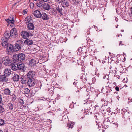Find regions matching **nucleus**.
<instances>
[{
  "mask_svg": "<svg viewBox=\"0 0 132 132\" xmlns=\"http://www.w3.org/2000/svg\"><path fill=\"white\" fill-rule=\"evenodd\" d=\"M114 61L116 63H120V59L121 58H114Z\"/></svg>",
  "mask_w": 132,
  "mask_h": 132,
  "instance_id": "obj_39",
  "label": "nucleus"
},
{
  "mask_svg": "<svg viewBox=\"0 0 132 132\" xmlns=\"http://www.w3.org/2000/svg\"><path fill=\"white\" fill-rule=\"evenodd\" d=\"M56 10L58 11L59 13H60L59 15H63V13L62 12L63 10L61 7H60L59 6H57L56 7Z\"/></svg>",
  "mask_w": 132,
  "mask_h": 132,
  "instance_id": "obj_25",
  "label": "nucleus"
},
{
  "mask_svg": "<svg viewBox=\"0 0 132 132\" xmlns=\"http://www.w3.org/2000/svg\"><path fill=\"white\" fill-rule=\"evenodd\" d=\"M20 78L19 75H14L12 78L13 81H19Z\"/></svg>",
  "mask_w": 132,
  "mask_h": 132,
  "instance_id": "obj_24",
  "label": "nucleus"
},
{
  "mask_svg": "<svg viewBox=\"0 0 132 132\" xmlns=\"http://www.w3.org/2000/svg\"><path fill=\"white\" fill-rule=\"evenodd\" d=\"M70 1L71 2L72 4H74V1L73 0H72V1H71V0H70Z\"/></svg>",
  "mask_w": 132,
  "mask_h": 132,
  "instance_id": "obj_54",
  "label": "nucleus"
},
{
  "mask_svg": "<svg viewBox=\"0 0 132 132\" xmlns=\"http://www.w3.org/2000/svg\"><path fill=\"white\" fill-rule=\"evenodd\" d=\"M18 69L24 72L26 70V67L23 64H18Z\"/></svg>",
  "mask_w": 132,
  "mask_h": 132,
  "instance_id": "obj_17",
  "label": "nucleus"
},
{
  "mask_svg": "<svg viewBox=\"0 0 132 132\" xmlns=\"http://www.w3.org/2000/svg\"><path fill=\"white\" fill-rule=\"evenodd\" d=\"M57 2V3H61L62 2V0H55Z\"/></svg>",
  "mask_w": 132,
  "mask_h": 132,
  "instance_id": "obj_49",
  "label": "nucleus"
},
{
  "mask_svg": "<svg viewBox=\"0 0 132 132\" xmlns=\"http://www.w3.org/2000/svg\"><path fill=\"white\" fill-rule=\"evenodd\" d=\"M82 67H82L81 68L82 69V70L83 71V68H82Z\"/></svg>",
  "mask_w": 132,
  "mask_h": 132,
  "instance_id": "obj_62",
  "label": "nucleus"
},
{
  "mask_svg": "<svg viewBox=\"0 0 132 132\" xmlns=\"http://www.w3.org/2000/svg\"><path fill=\"white\" fill-rule=\"evenodd\" d=\"M24 44L23 41L21 40H19L17 41L14 46V48L15 51H18L21 49L23 46Z\"/></svg>",
  "mask_w": 132,
  "mask_h": 132,
  "instance_id": "obj_1",
  "label": "nucleus"
},
{
  "mask_svg": "<svg viewBox=\"0 0 132 132\" xmlns=\"http://www.w3.org/2000/svg\"><path fill=\"white\" fill-rule=\"evenodd\" d=\"M114 83H113L111 82H110L109 81H108L107 83V84H108V86L110 88H114Z\"/></svg>",
  "mask_w": 132,
  "mask_h": 132,
  "instance_id": "obj_32",
  "label": "nucleus"
},
{
  "mask_svg": "<svg viewBox=\"0 0 132 132\" xmlns=\"http://www.w3.org/2000/svg\"><path fill=\"white\" fill-rule=\"evenodd\" d=\"M11 18L8 19H5V20L9 24H10L11 26V24H13L14 23V19L12 16V18Z\"/></svg>",
  "mask_w": 132,
  "mask_h": 132,
  "instance_id": "obj_13",
  "label": "nucleus"
},
{
  "mask_svg": "<svg viewBox=\"0 0 132 132\" xmlns=\"http://www.w3.org/2000/svg\"><path fill=\"white\" fill-rule=\"evenodd\" d=\"M21 34L22 37L24 39L27 38L28 37H29V34L28 32L24 31H22L21 33Z\"/></svg>",
  "mask_w": 132,
  "mask_h": 132,
  "instance_id": "obj_10",
  "label": "nucleus"
},
{
  "mask_svg": "<svg viewBox=\"0 0 132 132\" xmlns=\"http://www.w3.org/2000/svg\"><path fill=\"white\" fill-rule=\"evenodd\" d=\"M85 48L82 47V48H80L78 49V50L80 53L81 51L82 53H85L86 52Z\"/></svg>",
  "mask_w": 132,
  "mask_h": 132,
  "instance_id": "obj_34",
  "label": "nucleus"
},
{
  "mask_svg": "<svg viewBox=\"0 0 132 132\" xmlns=\"http://www.w3.org/2000/svg\"><path fill=\"white\" fill-rule=\"evenodd\" d=\"M115 92H114L111 89H109L108 91L106 92V93L108 95L110 94L112 95L114 94Z\"/></svg>",
  "mask_w": 132,
  "mask_h": 132,
  "instance_id": "obj_33",
  "label": "nucleus"
},
{
  "mask_svg": "<svg viewBox=\"0 0 132 132\" xmlns=\"http://www.w3.org/2000/svg\"><path fill=\"white\" fill-rule=\"evenodd\" d=\"M48 0H42V1L43 2H46Z\"/></svg>",
  "mask_w": 132,
  "mask_h": 132,
  "instance_id": "obj_57",
  "label": "nucleus"
},
{
  "mask_svg": "<svg viewBox=\"0 0 132 132\" xmlns=\"http://www.w3.org/2000/svg\"><path fill=\"white\" fill-rule=\"evenodd\" d=\"M23 94L28 95L30 92V90L28 88H24L22 90Z\"/></svg>",
  "mask_w": 132,
  "mask_h": 132,
  "instance_id": "obj_31",
  "label": "nucleus"
},
{
  "mask_svg": "<svg viewBox=\"0 0 132 132\" xmlns=\"http://www.w3.org/2000/svg\"><path fill=\"white\" fill-rule=\"evenodd\" d=\"M74 124L72 123H69L67 124V127L69 128H72L73 127Z\"/></svg>",
  "mask_w": 132,
  "mask_h": 132,
  "instance_id": "obj_37",
  "label": "nucleus"
},
{
  "mask_svg": "<svg viewBox=\"0 0 132 132\" xmlns=\"http://www.w3.org/2000/svg\"><path fill=\"white\" fill-rule=\"evenodd\" d=\"M15 49L14 48V46L13 47L12 45H10V46L8 50V53L11 54L13 52H15Z\"/></svg>",
  "mask_w": 132,
  "mask_h": 132,
  "instance_id": "obj_12",
  "label": "nucleus"
},
{
  "mask_svg": "<svg viewBox=\"0 0 132 132\" xmlns=\"http://www.w3.org/2000/svg\"><path fill=\"white\" fill-rule=\"evenodd\" d=\"M130 61L131 62H132V58L130 59Z\"/></svg>",
  "mask_w": 132,
  "mask_h": 132,
  "instance_id": "obj_61",
  "label": "nucleus"
},
{
  "mask_svg": "<svg viewBox=\"0 0 132 132\" xmlns=\"http://www.w3.org/2000/svg\"><path fill=\"white\" fill-rule=\"evenodd\" d=\"M119 98H120V97L118 96L117 97V98L118 100H119Z\"/></svg>",
  "mask_w": 132,
  "mask_h": 132,
  "instance_id": "obj_58",
  "label": "nucleus"
},
{
  "mask_svg": "<svg viewBox=\"0 0 132 132\" xmlns=\"http://www.w3.org/2000/svg\"><path fill=\"white\" fill-rule=\"evenodd\" d=\"M42 19L43 20H48L49 19V15L45 13L42 14Z\"/></svg>",
  "mask_w": 132,
  "mask_h": 132,
  "instance_id": "obj_15",
  "label": "nucleus"
},
{
  "mask_svg": "<svg viewBox=\"0 0 132 132\" xmlns=\"http://www.w3.org/2000/svg\"><path fill=\"white\" fill-rule=\"evenodd\" d=\"M62 7L64 8L67 7L69 5V3L67 1L64 0L62 2Z\"/></svg>",
  "mask_w": 132,
  "mask_h": 132,
  "instance_id": "obj_18",
  "label": "nucleus"
},
{
  "mask_svg": "<svg viewBox=\"0 0 132 132\" xmlns=\"http://www.w3.org/2000/svg\"><path fill=\"white\" fill-rule=\"evenodd\" d=\"M27 83L29 87L34 86L36 83L35 79L34 78L28 79Z\"/></svg>",
  "mask_w": 132,
  "mask_h": 132,
  "instance_id": "obj_2",
  "label": "nucleus"
},
{
  "mask_svg": "<svg viewBox=\"0 0 132 132\" xmlns=\"http://www.w3.org/2000/svg\"><path fill=\"white\" fill-rule=\"evenodd\" d=\"M102 59L101 60L102 61V62L103 63L106 62V61L107 60V59L106 58H101Z\"/></svg>",
  "mask_w": 132,
  "mask_h": 132,
  "instance_id": "obj_46",
  "label": "nucleus"
},
{
  "mask_svg": "<svg viewBox=\"0 0 132 132\" xmlns=\"http://www.w3.org/2000/svg\"><path fill=\"white\" fill-rule=\"evenodd\" d=\"M20 79V82L21 84H24L27 83V80L26 77H22Z\"/></svg>",
  "mask_w": 132,
  "mask_h": 132,
  "instance_id": "obj_29",
  "label": "nucleus"
},
{
  "mask_svg": "<svg viewBox=\"0 0 132 132\" xmlns=\"http://www.w3.org/2000/svg\"><path fill=\"white\" fill-rule=\"evenodd\" d=\"M31 18H31V16H28L26 18V20L28 23H31V21H32V19Z\"/></svg>",
  "mask_w": 132,
  "mask_h": 132,
  "instance_id": "obj_35",
  "label": "nucleus"
},
{
  "mask_svg": "<svg viewBox=\"0 0 132 132\" xmlns=\"http://www.w3.org/2000/svg\"><path fill=\"white\" fill-rule=\"evenodd\" d=\"M33 15L34 16L37 18H39L42 17V14L40 11L38 10L35 11L33 13Z\"/></svg>",
  "mask_w": 132,
  "mask_h": 132,
  "instance_id": "obj_8",
  "label": "nucleus"
},
{
  "mask_svg": "<svg viewBox=\"0 0 132 132\" xmlns=\"http://www.w3.org/2000/svg\"><path fill=\"white\" fill-rule=\"evenodd\" d=\"M4 111V108L3 106L0 105V113H3Z\"/></svg>",
  "mask_w": 132,
  "mask_h": 132,
  "instance_id": "obj_41",
  "label": "nucleus"
},
{
  "mask_svg": "<svg viewBox=\"0 0 132 132\" xmlns=\"http://www.w3.org/2000/svg\"><path fill=\"white\" fill-rule=\"evenodd\" d=\"M13 72L11 71V70L8 68H6L5 69L4 72V74L5 76H8L10 74H12Z\"/></svg>",
  "mask_w": 132,
  "mask_h": 132,
  "instance_id": "obj_7",
  "label": "nucleus"
},
{
  "mask_svg": "<svg viewBox=\"0 0 132 132\" xmlns=\"http://www.w3.org/2000/svg\"><path fill=\"white\" fill-rule=\"evenodd\" d=\"M36 58H34L30 60L29 61V63L31 65H34L36 64L37 62L36 61Z\"/></svg>",
  "mask_w": 132,
  "mask_h": 132,
  "instance_id": "obj_28",
  "label": "nucleus"
},
{
  "mask_svg": "<svg viewBox=\"0 0 132 132\" xmlns=\"http://www.w3.org/2000/svg\"><path fill=\"white\" fill-rule=\"evenodd\" d=\"M126 58H121L120 59V63H119L121 64V63L122 62H125V61H126Z\"/></svg>",
  "mask_w": 132,
  "mask_h": 132,
  "instance_id": "obj_45",
  "label": "nucleus"
},
{
  "mask_svg": "<svg viewBox=\"0 0 132 132\" xmlns=\"http://www.w3.org/2000/svg\"><path fill=\"white\" fill-rule=\"evenodd\" d=\"M80 78L82 80L83 82H85L86 80V78H85V75H82V76L80 77Z\"/></svg>",
  "mask_w": 132,
  "mask_h": 132,
  "instance_id": "obj_38",
  "label": "nucleus"
},
{
  "mask_svg": "<svg viewBox=\"0 0 132 132\" xmlns=\"http://www.w3.org/2000/svg\"><path fill=\"white\" fill-rule=\"evenodd\" d=\"M7 109L10 110H12L13 108V105L11 103H8L7 105Z\"/></svg>",
  "mask_w": 132,
  "mask_h": 132,
  "instance_id": "obj_27",
  "label": "nucleus"
},
{
  "mask_svg": "<svg viewBox=\"0 0 132 132\" xmlns=\"http://www.w3.org/2000/svg\"><path fill=\"white\" fill-rule=\"evenodd\" d=\"M75 84H76L75 85V86L76 87H77V88H78V86L79 85V83L78 82H77V80H75Z\"/></svg>",
  "mask_w": 132,
  "mask_h": 132,
  "instance_id": "obj_43",
  "label": "nucleus"
},
{
  "mask_svg": "<svg viewBox=\"0 0 132 132\" xmlns=\"http://www.w3.org/2000/svg\"><path fill=\"white\" fill-rule=\"evenodd\" d=\"M110 68L111 69V70L109 71L110 73H116V70L117 69L116 67H115L113 66H110Z\"/></svg>",
  "mask_w": 132,
  "mask_h": 132,
  "instance_id": "obj_26",
  "label": "nucleus"
},
{
  "mask_svg": "<svg viewBox=\"0 0 132 132\" xmlns=\"http://www.w3.org/2000/svg\"><path fill=\"white\" fill-rule=\"evenodd\" d=\"M1 101H2L1 96L0 95V103H1Z\"/></svg>",
  "mask_w": 132,
  "mask_h": 132,
  "instance_id": "obj_55",
  "label": "nucleus"
},
{
  "mask_svg": "<svg viewBox=\"0 0 132 132\" xmlns=\"http://www.w3.org/2000/svg\"><path fill=\"white\" fill-rule=\"evenodd\" d=\"M61 57V58H62V54H60L59 55V56H58V57Z\"/></svg>",
  "mask_w": 132,
  "mask_h": 132,
  "instance_id": "obj_52",
  "label": "nucleus"
},
{
  "mask_svg": "<svg viewBox=\"0 0 132 132\" xmlns=\"http://www.w3.org/2000/svg\"><path fill=\"white\" fill-rule=\"evenodd\" d=\"M27 13V12L25 10H24L23 11V15H24Z\"/></svg>",
  "mask_w": 132,
  "mask_h": 132,
  "instance_id": "obj_50",
  "label": "nucleus"
},
{
  "mask_svg": "<svg viewBox=\"0 0 132 132\" xmlns=\"http://www.w3.org/2000/svg\"><path fill=\"white\" fill-rule=\"evenodd\" d=\"M15 59H14L15 60H16V61L19 62V61L21 62L22 61L24 60L25 58H15Z\"/></svg>",
  "mask_w": 132,
  "mask_h": 132,
  "instance_id": "obj_40",
  "label": "nucleus"
},
{
  "mask_svg": "<svg viewBox=\"0 0 132 132\" xmlns=\"http://www.w3.org/2000/svg\"><path fill=\"white\" fill-rule=\"evenodd\" d=\"M5 76H0V81L1 82H6L8 81V79Z\"/></svg>",
  "mask_w": 132,
  "mask_h": 132,
  "instance_id": "obj_20",
  "label": "nucleus"
},
{
  "mask_svg": "<svg viewBox=\"0 0 132 132\" xmlns=\"http://www.w3.org/2000/svg\"><path fill=\"white\" fill-rule=\"evenodd\" d=\"M2 66V63L0 61V69L1 68Z\"/></svg>",
  "mask_w": 132,
  "mask_h": 132,
  "instance_id": "obj_56",
  "label": "nucleus"
},
{
  "mask_svg": "<svg viewBox=\"0 0 132 132\" xmlns=\"http://www.w3.org/2000/svg\"><path fill=\"white\" fill-rule=\"evenodd\" d=\"M2 61L3 63L6 65H10L12 62V60L10 58H3Z\"/></svg>",
  "mask_w": 132,
  "mask_h": 132,
  "instance_id": "obj_3",
  "label": "nucleus"
},
{
  "mask_svg": "<svg viewBox=\"0 0 132 132\" xmlns=\"http://www.w3.org/2000/svg\"><path fill=\"white\" fill-rule=\"evenodd\" d=\"M79 90H77L76 92H79Z\"/></svg>",
  "mask_w": 132,
  "mask_h": 132,
  "instance_id": "obj_64",
  "label": "nucleus"
},
{
  "mask_svg": "<svg viewBox=\"0 0 132 132\" xmlns=\"http://www.w3.org/2000/svg\"><path fill=\"white\" fill-rule=\"evenodd\" d=\"M115 89L117 91H119V88L118 86L116 87Z\"/></svg>",
  "mask_w": 132,
  "mask_h": 132,
  "instance_id": "obj_48",
  "label": "nucleus"
},
{
  "mask_svg": "<svg viewBox=\"0 0 132 132\" xmlns=\"http://www.w3.org/2000/svg\"><path fill=\"white\" fill-rule=\"evenodd\" d=\"M73 103L69 105V107L71 108H73Z\"/></svg>",
  "mask_w": 132,
  "mask_h": 132,
  "instance_id": "obj_47",
  "label": "nucleus"
},
{
  "mask_svg": "<svg viewBox=\"0 0 132 132\" xmlns=\"http://www.w3.org/2000/svg\"><path fill=\"white\" fill-rule=\"evenodd\" d=\"M24 43L28 45H31L33 44V42L32 40L27 39L24 42Z\"/></svg>",
  "mask_w": 132,
  "mask_h": 132,
  "instance_id": "obj_19",
  "label": "nucleus"
},
{
  "mask_svg": "<svg viewBox=\"0 0 132 132\" xmlns=\"http://www.w3.org/2000/svg\"><path fill=\"white\" fill-rule=\"evenodd\" d=\"M10 32L9 31H6L4 34V37L2 38H4V39L7 40L11 36Z\"/></svg>",
  "mask_w": 132,
  "mask_h": 132,
  "instance_id": "obj_14",
  "label": "nucleus"
},
{
  "mask_svg": "<svg viewBox=\"0 0 132 132\" xmlns=\"http://www.w3.org/2000/svg\"><path fill=\"white\" fill-rule=\"evenodd\" d=\"M4 124V120L0 119V125H3Z\"/></svg>",
  "mask_w": 132,
  "mask_h": 132,
  "instance_id": "obj_42",
  "label": "nucleus"
},
{
  "mask_svg": "<svg viewBox=\"0 0 132 132\" xmlns=\"http://www.w3.org/2000/svg\"><path fill=\"white\" fill-rule=\"evenodd\" d=\"M4 94L7 95H11V90L8 88L5 89L4 90Z\"/></svg>",
  "mask_w": 132,
  "mask_h": 132,
  "instance_id": "obj_23",
  "label": "nucleus"
},
{
  "mask_svg": "<svg viewBox=\"0 0 132 132\" xmlns=\"http://www.w3.org/2000/svg\"><path fill=\"white\" fill-rule=\"evenodd\" d=\"M4 38H2L1 40H2V45L4 47H7L8 45L9 44L7 40L4 39Z\"/></svg>",
  "mask_w": 132,
  "mask_h": 132,
  "instance_id": "obj_5",
  "label": "nucleus"
},
{
  "mask_svg": "<svg viewBox=\"0 0 132 132\" xmlns=\"http://www.w3.org/2000/svg\"><path fill=\"white\" fill-rule=\"evenodd\" d=\"M20 63L19 62L17 63L14 62L11 65V68L13 70L15 71L18 69V64Z\"/></svg>",
  "mask_w": 132,
  "mask_h": 132,
  "instance_id": "obj_6",
  "label": "nucleus"
},
{
  "mask_svg": "<svg viewBox=\"0 0 132 132\" xmlns=\"http://www.w3.org/2000/svg\"><path fill=\"white\" fill-rule=\"evenodd\" d=\"M16 57V58H25V56L24 54L21 53L18 54H15L13 56L14 58H15Z\"/></svg>",
  "mask_w": 132,
  "mask_h": 132,
  "instance_id": "obj_16",
  "label": "nucleus"
},
{
  "mask_svg": "<svg viewBox=\"0 0 132 132\" xmlns=\"http://www.w3.org/2000/svg\"><path fill=\"white\" fill-rule=\"evenodd\" d=\"M0 132H3V131L0 129Z\"/></svg>",
  "mask_w": 132,
  "mask_h": 132,
  "instance_id": "obj_63",
  "label": "nucleus"
},
{
  "mask_svg": "<svg viewBox=\"0 0 132 132\" xmlns=\"http://www.w3.org/2000/svg\"><path fill=\"white\" fill-rule=\"evenodd\" d=\"M27 27L29 29L31 30H34L35 28L34 24L32 23H28L27 25Z\"/></svg>",
  "mask_w": 132,
  "mask_h": 132,
  "instance_id": "obj_22",
  "label": "nucleus"
},
{
  "mask_svg": "<svg viewBox=\"0 0 132 132\" xmlns=\"http://www.w3.org/2000/svg\"><path fill=\"white\" fill-rule=\"evenodd\" d=\"M13 99L15 100L16 99V97L14 95H12Z\"/></svg>",
  "mask_w": 132,
  "mask_h": 132,
  "instance_id": "obj_51",
  "label": "nucleus"
},
{
  "mask_svg": "<svg viewBox=\"0 0 132 132\" xmlns=\"http://www.w3.org/2000/svg\"><path fill=\"white\" fill-rule=\"evenodd\" d=\"M101 101L102 102L104 101V99H102Z\"/></svg>",
  "mask_w": 132,
  "mask_h": 132,
  "instance_id": "obj_60",
  "label": "nucleus"
},
{
  "mask_svg": "<svg viewBox=\"0 0 132 132\" xmlns=\"http://www.w3.org/2000/svg\"><path fill=\"white\" fill-rule=\"evenodd\" d=\"M130 11H131V13L132 14V7L130 8Z\"/></svg>",
  "mask_w": 132,
  "mask_h": 132,
  "instance_id": "obj_59",
  "label": "nucleus"
},
{
  "mask_svg": "<svg viewBox=\"0 0 132 132\" xmlns=\"http://www.w3.org/2000/svg\"><path fill=\"white\" fill-rule=\"evenodd\" d=\"M42 7L44 10L47 11H49L51 9L50 6L47 3L43 4Z\"/></svg>",
  "mask_w": 132,
  "mask_h": 132,
  "instance_id": "obj_11",
  "label": "nucleus"
},
{
  "mask_svg": "<svg viewBox=\"0 0 132 132\" xmlns=\"http://www.w3.org/2000/svg\"><path fill=\"white\" fill-rule=\"evenodd\" d=\"M35 75V72L34 71H30L27 74V77L28 79L33 78Z\"/></svg>",
  "mask_w": 132,
  "mask_h": 132,
  "instance_id": "obj_4",
  "label": "nucleus"
},
{
  "mask_svg": "<svg viewBox=\"0 0 132 132\" xmlns=\"http://www.w3.org/2000/svg\"><path fill=\"white\" fill-rule=\"evenodd\" d=\"M48 91L51 96L53 95L54 93L53 90H52L51 89L49 88L48 89Z\"/></svg>",
  "mask_w": 132,
  "mask_h": 132,
  "instance_id": "obj_36",
  "label": "nucleus"
},
{
  "mask_svg": "<svg viewBox=\"0 0 132 132\" xmlns=\"http://www.w3.org/2000/svg\"><path fill=\"white\" fill-rule=\"evenodd\" d=\"M43 2L42 1V0H39L38 2L36 3V5L38 7H41L43 4Z\"/></svg>",
  "mask_w": 132,
  "mask_h": 132,
  "instance_id": "obj_30",
  "label": "nucleus"
},
{
  "mask_svg": "<svg viewBox=\"0 0 132 132\" xmlns=\"http://www.w3.org/2000/svg\"><path fill=\"white\" fill-rule=\"evenodd\" d=\"M123 67L121 65H120L118 68V69L117 71H119L120 73L125 72L126 70V69H124Z\"/></svg>",
  "mask_w": 132,
  "mask_h": 132,
  "instance_id": "obj_21",
  "label": "nucleus"
},
{
  "mask_svg": "<svg viewBox=\"0 0 132 132\" xmlns=\"http://www.w3.org/2000/svg\"><path fill=\"white\" fill-rule=\"evenodd\" d=\"M110 122H111V123H112L113 124H115L116 126H117V124L113 120H112V119L111 118L110 119Z\"/></svg>",
  "mask_w": 132,
  "mask_h": 132,
  "instance_id": "obj_44",
  "label": "nucleus"
},
{
  "mask_svg": "<svg viewBox=\"0 0 132 132\" xmlns=\"http://www.w3.org/2000/svg\"><path fill=\"white\" fill-rule=\"evenodd\" d=\"M10 32V34H11V35L12 37L15 38L17 36V33L15 28H13L11 30Z\"/></svg>",
  "mask_w": 132,
  "mask_h": 132,
  "instance_id": "obj_9",
  "label": "nucleus"
},
{
  "mask_svg": "<svg viewBox=\"0 0 132 132\" xmlns=\"http://www.w3.org/2000/svg\"><path fill=\"white\" fill-rule=\"evenodd\" d=\"M121 43H122V42L121 41H120V42L119 43V45L120 46L121 45H123V44H122Z\"/></svg>",
  "mask_w": 132,
  "mask_h": 132,
  "instance_id": "obj_53",
  "label": "nucleus"
}]
</instances>
